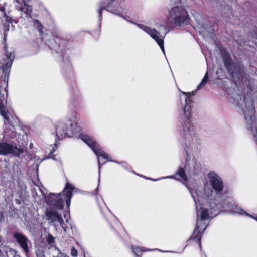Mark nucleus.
<instances>
[{
  "label": "nucleus",
  "instance_id": "nucleus-1",
  "mask_svg": "<svg viewBox=\"0 0 257 257\" xmlns=\"http://www.w3.org/2000/svg\"><path fill=\"white\" fill-rule=\"evenodd\" d=\"M33 0H13L16 9L20 12L21 19H27L28 21H31L33 26L38 30L41 36L42 41L44 44L56 53L60 54L59 62L62 67L63 74L66 79L70 82L74 81V75L72 67L68 56V50H66L67 41L63 38L59 30L55 29L52 32L53 38L49 40L50 37L47 34H44V26L41 22L35 19L33 14L32 7L30 4Z\"/></svg>",
  "mask_w": 257,
  "mask_h": 257
},
{
  "label": "nucleus",
  "instance_id": "nucleus-2",
  "mask_svg": "<svg viewBox=\"0 0 257 257\" xmlns=\"http://www.w3.org/2000/svg\"><path fill=\"white\" fill-rule=\"evenodd\" d=\"M74 188L72 184L67 183L62 193H50L47 195L48 191L46 188L42 185H36V187L32 189V193L35 202L38 204L45 203L50 208L53 207L57 209H62L63 208L64 202L62 198H60V196L63 194L66 205L69 207L73 195L72 191Z\"/></svg>",
  "mask_w": 257,
  "mask_h": 257
},
{
  "label": "nucleus",
  "instance_id": "nucleus-3",
  "mask_svg": "<svg viewBox=\"0 0 257 257\" xmlns=\"http://www.w3.org/2000/svg\"><path fill=\"white\" fill-rule=\"evenodd\" d=\"M3 135V139L5 142L0 143V155L12 154L19 157L24 152L20 145L21 135L18 134L14 126L10 124H5Z\"/></svg>",
  "mask_w": 257,
  "mask_h": 257
},
{
  "label": "nucleus",
  "instance_id": "nucleus-4",
  "mask_svg": "<svg viewBox=\"0 0 257 257\" xmlns=\"http://www.w3.org/2000/svg\"><path fill=\"white\" fill-rule=\"evenodd\" d=\"M3 7H0V11L4 14V17L6 18V22L3 24L4 36V42L5 43L6 40V32L9 30L10 24H12L13 22L17 23L19 19H14L12 17H9L6 15L5 12V9ZM4 54L2 55L0 57V69L2 70L4 74V80L5 82H8L9 75L10 72L11 68L15 58V55L13 52L9 50L6 43L4 46Z\"/></svg>",
  "mask_w": 257,
  "mask_h": 257
},
{
  "label": "nucleus",
  "instance_id": "nucleus-5",
  "mask_svg": "<svg viewBox=\"0 0 257 257\" xmlns=\"http://www.w3.org/2000/svg\"><path fill=\"white\" fill-rule=\"evenodd\" d=\"M190 17L186 10L181 6L172 7L168 11L167 19L165 23L166 34L174 28L180 29L189 23Z\"/></svg>",
  "mask_w": 257,
  "mask_h": 257
},
{
  "label": "nucleus",
  "instance_id": "nucleus-6",
  "mask_svg": "<svg viewBox=\"0 0 257 257\" xmlns=\"http://www.w3.org/2000/svg\"><path fill=\"white\" fill-rule=\"evenodd\" d=\"M181 93L186 96L185 101V105L183 108V115L181 116L182 120V128L185 136V139H189L188 135L192 138V141H196L195 132L193 126L191 123V104L192 103L191 97L193 95V92H185L179 90Z\"/></svg>",
  "mask_w": 257,
  "mask_h": 257
},
{
  "label": "nucleus",
  "instance_id": "nucleus-7",
  "mask_svg": "<svg viewBox=\"0 0 257 257\" xmlns=\"http://www.w3.org/2000/svg\"><path fill=\"white\" fill-rule=\"evenodd\" d=\"M56 141L54 144L52 150L50 151L48 158H52L51 155L55 151L57 148V142L62 138L73 137L76 136L77 133L79 132V127L74 120L72 119L66 121H61L57 122L56 125Z\"/></svg>",
  "mask_w": 257,
  "mask_h": 257
},
{
  "label": "nucleus",
  "instance_id": "nucleus-8",
  "mask_svg": "<svg viewBox=\"0 0 257 257\" xmlns=\"http://www.w3.org/2000/svg\"><path fill=\"white\" fill-rule=\"evenodd\" d=\"M79 137L89 146L97 156L99 169L101 165L107 161H111V157L100 148L99 145L93 138L83 134H80Z\"/></svg>",
  "mask_w": 257,
  "mask_h": 257
},
{
  "label": "nucleus",
  "instance_id": "nucleus-9",
  "mask_svg": "<svg viewBox=\"0 0 257 257\" xmlns=\"http://www.w3.org/2000/svg\"><path fill=\"white\" fill-rule=\"evenodd\" d=\"M45 215L49 224L53 226L56 230H57L59 227H61L64 231L66 232L67 227L64 223L61 215L59 214L57 211L50 207L46 209Z\"/></svg>",
  "mask_w": 257,
  "mask_h": 257
},
{
  "label": "nucleus",
  "instance_id": "nucleus-10",
  "mask_svg": "<svg viewBox=\"0 0 257 257\" xmlns=\"http://www.w3.org/2000/svg\"><path fill=\"white\" fill-rule=\"evenodd\" d=\"M199 217L200 221H201L209 219L210 215L208 210L207 209L204 208L200 209V214H197V223L195 228L193 232L192 235L189 238V239H196L200 247H201V240L202 238V234L203 233L204 230L207 228V225L205 226L202 232H200L198 230L201 227V225L199 224Z\"/></svg>",
  "mask_w": 257,
  "mask_h": 257
},
{
  "label": "nucleus",
  "instance_id": "nucleus-11",
  "mask_svg": "<svg viewBox=\"0 0 257 257\" xmlns=\"http://www.w3.org/2000/svg\"><path fill=\"white\" fill-rule=\"evenodd\" d=\"M131 23L135 24L139 28L144 31L145 32L147 33L158 43L163 52L164 53H165L163 40L164 36L161 37V38H160V36H161L160 33L155 29H152L144 25L135 23L133 22H131Z\"/></svg>",
  "mask_w": 257,
  "mask_h": 257
},
{
  "label": "nucleus",
  "instance_id": "nucleus-12",
  "mask_svg": "<svg viewBox=\"0 0 257 257\" xmlns=\"http://www.w3.org/2000/svg\"><path fill=\"white\" fill-rule=\"evenodd\" d=\"M209 178L213 188L217 192H220L223 188V183L221 178L214 172H210L208 174ZM221 194L217 193L216 197L214 198V201L216 204H219L218 198L220 197Z\"/></svg>",
  "mask_w": 257,
  "mask_h": 257
},
{
  "label": "nucleus",
  "instance_id": "nucleus-13",
  "mask_svg": "<svg viewBox=\"0 0 257 257\" xmlns=\"http://www.w3.org/2000/svg\"><path fill=\"white\" fill-rule=\"evenodd\" d=\"M112 0H102L100 8L98 11V17L99 19V24L98 29L93 32V35L95 37H98L100 34V22L102 20V12L103 10L112 13Z\"/></svg>",
  "mask_w": 257,
  "mask_h": 257
},
{
  "label": "nucleus",
  "instance_id": "nucleus-14",
  "mask_svg": "<svg viewBox=\"0 0 257 257\" xmlns=\"http://www.w3.org/2000/svg\"><path fill=\"white\" fill-rule=\"evenodd\" d=\"M224 66L232 77H237L239 69L237 65L232 61L230 56L226 53L222 55Z\"/></svg>",
  "mask_w": 257,
  "mask_h": 257
},
{
  "label": "nucleus",
  "instance_id": "nucleus-15",
  "mask_svg": "<svg viewBox=\"0 0 257 257\" xmlns=\"http://www.w3.org/2000/svg\"><path fill=\"white\" fill-rule=\"evenodd\" d=\"M13 236L20 245L23 252L27 254L29 252V246L31 244L29 239L25 235L18 232H14Z\"/></svg>",
  "mask_w": 257,
  "mask_h": 257
},
{
  "label": "nucleus",
  "instance_id": "nucleus-16",
  "mask_svg": "<svg viewBox=\"0 0 257 257\" xmlns=\"http://www.w3.org/2000/svg\"><path fill=\"white\" fill-rule=\"evenodd\" d=\"M124 3L125 0H113V7L115 8L114 10L118 12H113V14L122 16L121 15V13L123 12L124 9Z\"/></svg>",
  "mask_w": 257,
  "mask_h": 257
},
{
  "label": "nucleus",
  "instance_id": "nucleus-17",
  "mask_svg": "<svg viewBox=\"0 0 257 257\" xmlns=\"http://www.w3.org/2000/svg\"><path fill=\"white\" fill-rule=\"evenodd\" d=\"M82 100V97L79 92L75 89L73 92V95L71 98V101L74 107H76L77 104H79Z\"/></svg>",
  "mask_w": 257,
  "mask_h": 257
},
{
  "label": "nucleus",
  "instance_id": "nucleus-18",
  "mask_svg": "<svg viewBox=\"0 0 257 257\" xmlns=\"http://www.w3.org/2000/svg\"><path fill=\"white\" fill-rule=\"evenodd\" d=\"M55 238L51 234H48L47 238V242L48 245H49L51 247H53L55 251H57V254H59L61 253V251L55 246Z\"/></svg>",
  "mask_w": 257,
  "mask_h": 257
},
{
  "label": "nucleus",
  "instance_id": "nucleus-19",
  "mask_svg": "<svg viewBox=\"0 0 257 257\" xmlns=\"http://www.w3.org/2000/svg\"><path fill=\"white\" fill-rule=\"evenodd\" d=\"M175 176L180 177L184 182L187 181V176L184 169L182 168H179L176 174H175Z\"/></svg>",
  "mask_w": 257,
  "mask_h": 257
},
{
  "label": "nucleus",
  "instance_id": "nucleus-20",
  "mask_svg": "<svg viewBox=\"0 0 257 257\" xmlns=\"http://www.w3.org/2000/svg\"><path fill=\"white\" fill-rule=\"evenodd\" d=\"M0 114L6 121H9V118L8 116V111L6 110L2 103H0Z\"/></svg>",
  "mask_w": 257,
  "mask_h": 257
},
{
  "label": "nucleus",
  "instance_id": "nucleus-21",
  "mask_svg": "<svg viewBox=\"0 0 257 257\" xmlns=\"http://www.w3.org/2000/svg\"><path fill=\"white\" fill-rule=\"evenodd\" d=\"M181 131H182V134H183V136H184V139H185V140H186V145H188H188H189V146L190 147H191H191H193V146H192V145H193L194 143H196V142H197V139L196 140V141H192V138H191V137H190L189 136V135H188V136H189V139H185V136L184 134V132H183V128H181ZM195 136H196V138L197 139V136H196V134H195Z\"/></svg>",
  "mask_w": 257,
  "mask_h": 257
},
{
  "label": "nucleus",
  "instance_id": "nucleus-22",
  "mask_svg": "<svg viewBox=\"0 0 257 257\" xmlns=\"http://www.w3.org/2000/svg\"><path fill=\"white\" fill-rule=\"evenodd\" d=\"M208 80V72H207L205 73V76H204L201 83L197 87V89H199L202 86H204L206 84Z\"/></svg>",
  "mask_w": 257,
  "mask_h": 257
},
{
  "label": "nucleus",
  "instance_id": "nucleus-23",
  "mask_svg": "<svg viewBox=\"0 0 257 257\" xmlns=\"http://www.w3.org/2000/svg\"><path fill=\"white\" fill-rule=\"evenodd\" d=\"M132 250L134 254L137 256L138 257H139V253H141L142 251L141 248L139 247H136L135 248L133 247Z\"/></svg>",
  "mask_w": 257,
  "mask_h": 257
},
{
  "label": "nucleus",
  "instance_id": "nucleus-24",
  "mask_svg": "<svg viewBox=\"0 0 257 257\" xmlns=\"http://www.w3.org/2000/svg\"><path fill=\"white\" fill-rule=\"evenodd\" d=\"M71 255L73 257H76L78 255L77 250L74 247H72L71 249Z\"/></svg>",
  "mask_w": 257,
  "mask_h": 257
},
{
  "label": "nucleus",
  "instance_id": "nucleus-25",
  "mask_svg": "<svg viewBox=\"0 0 257 257\" xmlns=\"http://www.w3.org/2000/svg\"><path fill=\"white\" fill-rule=\"evenodd\" d=\"M5 93H6L7 94V92L5 90V89H3V88L1 87H0V96H1L2 97H4Z\"/></svg>",
  "mask_w": 257,
  "mask_h": 257
},
{
  "label": "nucleus",
  "instance_id": "nucleus-26",
  "mask_svg": "<svg viewBox=\"0 0 257 257\" xmlns=\"http://www.w3.org/2000/svg\"><path fill=\"white\" fill-rule=\"evenodd\" d=\"M36 254L37 257H44V254L43 253V252L37 251Z\"/></svg>",
  "mask_w": 257,
  "mask_h": 257
},
{
  "label": "nucleus",
  "instance_id": "nucleus-27",
  "mask_svg": "<svg viewBox=\"0 0 257 257\" xmlns=\"http://www.w3.org/2000/svg\"><path fill=\"white\" fill-rule=\"evenodd\" d=\"M98 193V186L97 187V188L94 190V192H93V194L94 195H97Z\"/></svg>",
  "mask_w": 257,
  "mask_h": 257
},
{
  "label": "nucleus",
  "instance_id": "nucleus-28",
  "mask_svg": "<svg viewBox=\"0 0 257 257\" xmlns=\"http://www.w3.org/2000/svg\"><path fill=\"white\" fill-rule=\"evenodd\" d=\"M4 219V215L0 213V222H2Z\"/></svg>",
  "mask_w": 257,
  "mask_h": 257
},
{
  "label": "nucleus",
  "instance_id": "nucleus-29",
  "mask_svg": "<svg viewBox=\"0 0 257 257\" xmlns=\"http://www.w3.org/2000/svg\"><path fill=\"white\" fill-rule=\"evenodd\" d=\"M30 148L32 149L33 148V144L32 143H31L29 145Z\"/></svg>",
  "mask_w": 257,
  "mask_h": 257
},
{
  "label": "nucleus",
  "instance_id": "nucleus-30",
  "mask_svg": "<svg viewBox=\"0 0 257 257\" xmlns=\"http://www.w3.org/2000/svg\"><path fill=\"white\" fill-rule=\"evenodd\" d=\"M244 214H245L247 216H250L251 217H252L250 215H249V214H248L247 213L245 212H244Z\"/></svg>",
  "mask_w": 257,
  "mask_h": 257
},
{
  "label": "nucleus",
  "instance_id": "nucleus-31",
  "mask_svg": "<svg viewBox=\"0 0 257 257\" xmlns=\"http://www.w3.org/2000/svg\"><path fill=\"white\" fill-rule=\"evenodd\" d=\"M167 178H175V177L174 176H171L168 177Z\"/></svg>",
  "mask_w": 257,
  "mask_h": 257
},
{
  "label": "nucleus",
  "instance_id": "nucleus-32",
  "mask_svg": "<svg viewBox=\"0 0 257 257\" xmlns=\"http://www.w3.org/2000/svg\"><path fill=\"white\" fill-rule=\"evenodd\" d=\"M124 18V19H126L127 21H128V22H130V23H131V22H132V21H128V20H127V19H126V18Z\"/></svg>",
  "mask_w": 257,
  "mask_h": 257
},
{
  "label": "nucleus",
  "instance_id": "nucleus-33",
  "mask_svg": "<svg viewBox=\"0 0 257 257\" xmlns=\"http://www.w3.org/2000/svg\"><path fill=\"white\" fill-rule=\"evenodd\" d=\"M253 218H254L255 219H256L257 220V218L253 217Z\"/></svg>",
  "mask_w": 257,
  "mask_h": 257
},
{
  "label": "nucleus",
  "instance_id": "nucleus-34",
  "mask_svg": "<svg viewBox=\"0 0 257 257\" xmlns=\"http://www.w3.org/2000/svg\"><path fill=\"white\" fill-rule=\"evenodd\" d=\"M176 1H177V2H179V1H180V0H176Z\"/></svg>",
  "mask_w": 257,
  "mask_h": 257
}]
</instances>
